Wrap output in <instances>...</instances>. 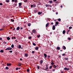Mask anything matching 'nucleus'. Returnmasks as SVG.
Returning <instances> with one entry per match:
<instances>
[{
  "label": "nucleus",
  "mask_w": 73,
  "mask_h": 73,
  "mask_svg": "<svg viewBox=\"0 0 73 73\" xmlns=\"http://www.w3.org/2000/svg\"><path fill=\"white\" fill-rule=\"evenodd\" d=\"M33 45L34 46H35L36 45V44L35 43H33Z\"/></svg>",
  "instance_id": "obj_34"
},
{
  "label": "nucleus",
  "mask_w": 73,
  "mask_h": 73,
  "mask_svg": "<svg viewBox=\"0 0 73 73\" xmlns=\"http://www.w3.org/2000/svg\"><path fill=\"white\" fill-rule=\"evenodd\" d=\"M25 57H28V54L25 53Z\"/></svg>",
  "instance_id": "obj_11"
},
{
  "label": "nucleus",
  "mask_w": 73,
  "mask_h": 73,
  "mask_svg": "<svg viewBox=\"0 0 73 73\" xmlns=\"http://www.w3.org/2000/svg\"><path fill=\"white\" fill-rule=\"evenodd\" d=\"M11 48H14V45L13 44H12L11 45Z\"/></svg>",
  "instance_id": "obj_23"
},
{
  "label": "nucleus",
  "mask_w": 73,
  "mask_h": 73,
  "mask_svg": "<svg viewBox=\"0 0 73 73\" xmlns=\"http://www.w3.org/2000/svg\"><path fill=\"white\" fill-rule=\"evenodd\" d=\"M46 69H48V67H46Z\"/></svg>",
  "instance_id": "obj_56"
},
{
  "label": "nucleus",
  "mask_w": 73,
  "mask_h": 73,
  "mask_svg": "<svg viewBox=\"0 0 73 73\" xmlns=\"http://www.w3.org/2000/svg\"><path fill=\"white\" fill-rule=\"evenodd\" d=\"M31 24L29 23L28 24V26H29V27H30V26H31Z\"/></svg>",
  "instance_id": "obj_24"
},
{
  "label": "nucleus",
  "mask_w": 73,
  "mask_h": 73,
  "mask_svg": "<svg viewBox=\"0 0 73 73\" xmlns=\"http://www.w3.org/2000/svg\"><path fill=\"white\" fill-rule=\"evenodd\" d=\"M58 21H61V19H58Z\"/></svg>",
  "instance_id": "obj_38"
},
{
  "label": "nucleus",
  "mask_w": 73,
  "mask_h": 73,
  "mask_svg": "<svg viewBox=\"0 0 73 73\" xmlns=\"http://www.w3.org/2000/svg\"><path fill=\"white\" fill-rule=\"evenodd\" d=\"M70 31V30L69 29V30L67 31V32H69V31Z\"/></svg>",
  "instance_id": "obj_45"
},
{
  "label": "nucleus",
  "mask_w": 73,
  "mask_h": 73,
  "mask_svg": "<svg viewBox=\"0 0 73 73\" xmlns=\"http://www.w3.org/2000/svg\"><path fill=\"white\" fill-rule=\"evenodd\" d=\"M27 0H25L24 1V2L25 3V2H27Z\"/></svg>",
  "instance_id": "obj_52"
},
{
  "label": "nucleus",
  "mask_w": 73,
  "mask_h": 73,
  "mask_svg": "<svg viewBox=\"0 0 73 73\" xmlns=\"http://www.w3.org/2000/svg\"><path fill=\"white\" fill-rule=\"evenodd\" d=\"M63 49L64 50H65V49H66V47L64 46H63Z\"/></svg>",
  "instance_id": "obj_12"
},
{
  "label": "nucleus",
  "mask_w": 73,
  "mask_h": 73,
  "mask_svg": "<svg viewBox=\"0 0 73 73\" xmlns=\"http://www.w3.org/2000/svg\"><path fill=\"white\" fill-rule=\"evenodd\" d=\"M49 2L50 3H52V1H49Z\"/></svg>",
  "instance_id": "obj_33"
},
{
  "label": "nucleus",
  "mask_w": 73,
  "mask_h": 73,
  "mask_svg": "<svg viewBox=\"0 0 73 73\" xmlns=\"http://www.w3.org/2000/svg\"><path fill=\"white\" fill-rule=\"evenodd\" d=\"M68 40H71V38H68Z\"/></svg>",
  "instance_id": "obj_41"
},
{
  "label": "nucleus",
  "mask_w": 73,
  "mask_h": 73,
  "mask_svg": "<svg viewBox=\"0 0 73 73\" xmlns=\"http://www.w3.org/2000/svg\"><path fill=\"white\" fill-rule=\"evenodd\" d=\"M21 46L20 45H19V49H21Z\"/></svg>",
  "instance_id": "obj_17"
},
{
  "label": "nucleus",
  "mask_w": 73,
  "mask_h": 73,
  "mask_svg": "<svg viewBox=\"0 0 73 73\" xmlns=\"http://www.w3.org/2000/svg\"><path fill=\"white\" fill-rule=\"evenodd\" d=\"M19 66H21V64L20 63H19L18 64Z\"/></svg>",
  "instance_id": "obj_25"
},
{
  "label": "nucleus",
  "mask_w": 73,
  "mask_h": 73,
  "mask_svg": "<svg viewBox=\"0 0 73 73\" xmlns=\"http://www.w3.org/2000/svg\"><path fill=\"white\" fill-rule=\"evenodd\" d=\"M32 38V37L31 36H29V39H31V38Z\"/></svg>",
  "instance_id": "obj_40"
},
{
  "label": "nucleus",
  "mask_w": 73,
  "mask_h": 73,
  "mask_svg": "<svg viewBox=\"0 0 73 73\" xmlns=\"http://www.w3.org/2000/svg\"><path fill=\"white\" fill-rule=\"evenodd\" d=\"M27 72H29V69H27Z\"/></svg>",
  "instance_id": "obj_43"
},
{
  "label": "nucleus",
  "mask_w": 73,
  "mask_h": 73,
  "mask_svg": "<svg viewBox=\"0 0 73 73\" xmlns=\"http://www.w3.org/2000/svg\"><path fill=\"white\" fill-rule=\"evenodd\" d=\"M56 24L57 25H58V22L57 21L56 22Z\"/></svg>",
  "instance_id": "obj_27"
},
{
  "label": "nucleus",
  "mask_w": 73,
  "mask_h": 73,
  "mask_svg": "<svg viewBox=\"0 0 73 73\" xmlns=\"http://www.w3.org/2000/svg\"><path fill=\"white\" fill-rule=\"evenodd\" d=\"M45 6L46 7H52V6L48 4L45 5Z\"/></svg>",
  "instance_id": "obj_4"
},
{
  "label": "nucleus",
  "mask_w": 73,
  "mask_h": 73,
  "mask_svg": "<svg viewBox=\"0 0 73 73\" xmlns=\"http://www.w3.org/2000/svg\"><path fill=\"white\" fill-rule=\"evenodd\" d=\"M9 52H10V53H12V51L11 50V51H9Z\"/></svg>",
  "instance_id": "obj_47"
},
{
  "label": "nucleus",
  "mask_w": 73,
  "mask_h": 73,
  "mask_svg": "<svg viewBox=\"0 0 73 73\" xmlns=\"http://www.w3.org/2000/svg\"><path fill=\"white\" fill-rule=\"evenodd\" d=\"M51 64H52V65H54V63L53 62H52L51 63Z\"/></svg>",
  "instance_id": "obj_32"
},
{
  "label": "nucleus",
  "mask_w": 73,
  "mask_h": 73,
  "mask_svg": "<svg viewBox=\"0 0 73 73\" xmlns=\"http://www.w3.org/2000/svg\"><path fill=\"white\" fill-rule=\"evenodd\" d=\"M40 37V35H37V38H39Z\"/></svg>",
  "instance_id": "obj_20"
},
{
  "label": "nucleus",
  "mask_w": 73,
  "mask_h": 73,
  "mask_svg": "<svg viewBox=\"0 0 73 73\" xmlns=\"http://www.w3.org/2000/svg\"><path fill=\"white\" fill-rule=\"evenodd\" d=\"M53 72H54V71H55V70H54V69H53Z\"/></svg>",
  "instance_id": "obj_54"
},
{
  "label": "nucleus",
  "mask_w": 73,
  "mask_h": 73,
  "mask_svg": "<svg viewBox=\"0 0 73 73\" xmlns=\"http://www.w3.org/2000/svg\"><path fill=\"white\" fill-rule=\"evenodd\" d=\"M65 54H62L63 56H65Z\"/></svg>",
  "instance_id": "obj_46"
},
{
  "label": "nucleus",
  "mask_w": 73,
  "mask_h": 73,
  "mask_svg": "<svg viewBox=\"0 0 73 73\" xmlns=\"http://www.w3.org/2000/svg\"><path fill=\"white\" fill-rule=\"evenodd\" d=\"M20 29H21L22 30V29H23V28L21 27Z\"/></svg>",
  "instance_id": "obj_51"
},
{
  "label": "nucleus",
  "mask_w": 73,
  "mask_h": 73,
  "mask_svg": "<svg viewBox=\"0 0 73 73\" xmlns=\"http://www.w3.org/2000/svg\"><path fill=\"white\" fill-rule=\"evenodd\" d=\"M49 25V23H47L46 25V27H48V26Z\"/></svg>",
  "instance_id": "obj_6"
},
{
  "label": "nucleus",
  "mask_w": 73,
  "mask_h": 73,
  "mask_svg": "<svg viewBox=\"0 0 73 73\" xmlns=\"http://www.w3.org/2000/svg\"><path fill=\"white\" fill-rule=\"evenodd\" d=\"M38 47H36L35 48V50H38Z\"/></svg>",
  "instance_id": "obj_19"
},
{
  "label": "nucleus",
  "mask_w": 73,
  "mask_h": 73,
  "mask_svg": "<svg viewBox=\"0 0 73 73\" xmlns=\"http://www.w3.org/2000/svg\"><path fill=\"white\" fill-rule=\"evenodd\" d=\"M64 70H69V68H64Z\"/></svg>",
  "instance_id": "obj_3"
},
{
  "label": "nucleus",
  "mask_w": 73,
  "mask_h": 73,
  "mask_svg": "<svg viewBox=\"0 0 73 73\" xmlns=\"http://www.w3.org/2000/svg\"><path fill=\"white\" fill-rule=\"evenodd\" d=\"M19 69V68H16V70H18Z\"/></svg>",
  "instance_id": "obj_44"
},
{
  "label": "nucleus",
  "mask_w": 73,
  "mask_h": 73,
  "mask_svg": "<svg viewBox=\"0 0 73 73\" xmlns=\"http://www.w3.org/2000/svg\"><path fill=\"white\" fill-rule=\"evenodd\" d=\"M57 50H60V47H58L57 48Z\"/></svg>",
  "instance_id": "obj_14"
},
{
  "label": "nucleus",
  "mask_w": 73,
  "mask_h": 73,
  "mask_svg": "<svg viewBox=\"0 0 73 73\" xmlns=\"http://www.w3.org/2000/svg\"><path fill=\"white\" fill-rule=\"evenodd\" d=\"M69 29H72V27H69Z\"/></svg>",
  "instance_id": "obj_37"
},
{
  "label": "nucleus",
  "mask_w": 73,
  "mask_h": 73,
  "mask_svg": "<svg viewBox=\"0 0 73 73\" xmlns=\"http://www.w3.org/2000/svg\"><path fill=\"white\" fill-rule=\"evenodd\" d=\"M60 7H61V8H62V6L61 5Z\"/></svg>",
  "instance_id": "obj_61"
},
{
  "label": "nucleus",
  "mask_w": 73,
  "mask_h": 73,
  "mask_svg": "<svg viewBox=\"0 0 73 73\" xmlns=\"http://www.w3.org/2000/svg\"><path fill=\"white\" fill-rule=\"evenodd\" d=\"M56 3L57 4H58V2L56 1Z\"/></svg>",
  "instance_id": "obj_49"
},
{
  "label": "nucleus",
  "mask_w": 73,
  "mask_h": 73,
  "mask_svg": "<svg viewBox=\"0 0 73 73\" xmlns=\"http://www.w3.org/2000/svg\"><path fill=\"white\" fill-rule=\"evenodd\" d=\"M51 25H53V23H52V22L51 23Z\"/></svg>",
  "instance_id": "obj_50"
},
{
  "label": "nucleus",
  "mask_w": 73,
  "mask_h": 73,
  "mask_svg": "<svg viewBox=\"0 0 73 73\" xmlns=\"http://www.w3.org/2000/svg\"><path fill=\"white\" fill-rule=\"evenodd\" d=\"M44 56L45 58H46V57H47V55H46V54H44Z\"/></svg>",
  "instance_id": "obj_8"
},
{
  "label": "nucleus",
  "mask_w": 73,
  "mask_h": 73,
  "mask_svg": "<svg viewBox=\"0 0 73 73\" xmlns=\"http://www.w3.org/2000/svg\"><path fill=\"white\" fill-rule=\"evenodd\" d=\"M11 21H12V22H13V21H14V20H13V19H11Z\"/></svg>",
  "instance_id": "obj_30"
},
{
  "label": "nucleus",
  "mask_w": 73,
  "mask_h": 73,
  "mask_svg": "<svg viewBox=\"0 0 73 73\" xmlns=\"http://www.w3.org/2000/svg\"><path fill=\"white\" fill-rule=\"evenodd\" d=\"M5 69L6 70H8V69H9V68L8 67H6L5 68Z\"/></svg>",
  "instance_id": "obj_18"
},
{
  "label": "nucleus",
  "mask_w": 73,
  "mask_h": 73,
  "mask_svg": "<svg viewBox=\"0 0 73 73\" xmlns=\"http://www.w3.org/2000/svg\"><path fill=\"white\" fill-rule=\"evenodd\" d=\"M12 1L14 2V1H15V0H12Z\"/></svg>",
  "instance_id": "obj_60"
},
{
  "label": "nucleus",
  "mask_w": 73,
  "mask_h": 73,
  "mask_svg": "<svg viewBox=\"0 0 73 73\" xmlns=\"http://www.w3.org/2000/svg\"><path fill=\"white\" fill-rule=\"evenodd\" d=\"M7 66H11V65H12V64H11V63H7Z\"/></svg>",
  "instance_id": "obj_2"
},
{
  "label": "nucleus",
  "mask_w": 73,
  "mask_h": 73,
  "mask_svg": "<svg viewBox=\"0 0 73 73\" xmlns=\"http://www.w3.org/2000/svg\"><path fill=\"white\" fill-rule=\"evenodd\" d=\"M20 60H21H21H22V58L20 59Z\"/></svg>",
  "instance_id": "obj_62"
},
{
  "label": "nucleus",
  "mask_w": 73,
  "mask_h": 73,
  "mask_svg": "<svg viewBox=\"0 0 73 73\" xmlns=\"http://www.w3.org/2000/svg\"><path fill=\"white\" fill-rule=\"evenodd\" d=\"M56 15H58V12H56Z\"/></svg>",
  "instance_id": "obj_59"
},
{
  "label": "nucleus",
  "mask_w": 73,
  "mask_h": 73,
  "mask_svg": "<svg viewBox=\"0 0 73 73\" xmlns=\"http://www.w3.org/2000/svg\"><path fill=\"white\" fill-rule=\"evenodd\" d=\"M52 68V66H50V69H51V68Z\"/></svg>",
  "instance_id": "obj_35"
},
{
  "label": "nucleus",
  "mask_w": 73,
  "mask_h": 73,
  "mask_svg": "<svg viewBox=\"0 0 73 73\" xmlns=\"http://www.w3.org/2000/svg\"><path fill=\"white\" fill-rule=\"evenodd\" d=\"M57 1V0H54L53 1L54 2L56 1Z\"/></svg>",
  "instance_id": "obj_55"
},
{
  "label": "nucleus",
  "mask_w": 73,
  "mask_h": 73,
  "mask_svg": "<svg viewBox=\"0 0 73 73\" xmlns=\"http://www.w3.org/2000/svg\"><path fill=\"white\" fill-rule=\"evenodd\" d=\"M19 5L20 6L19 8H21V7H20V6L21 5V3H19Z\"/></svg>",
  "instance_id": "obj_16"
},
{
  "label": "nucleus",
  "mask_w": 73,
  "mask_h": 73,
  "mask_svg": "<svg viewBox=\"0 0 73 73\" xmlns=\"http://www.w3.org/2000/svg\"><path fill=\"white\" fill-rule=\"evenodd\" d=\"M48 58H50V56L48 55Z\"/></svg>",
  "instance_id": "obj_53"
},
{
  "label": "nucleus",
  "mask_w": 73,
  "mask_h": 73,
  "mask_svg": "<svg viewBox=\"0 0 73 73\" xmlns=\"http://www.w3.org/2000/svg\"><path fill=\"white\" fill-rule=\"evenodd\" d=\"M33 32H34V33H36V31L34 29L32 31Z\"/></svg>",
  "instance_id": "obj_9"
},
{
  "label": "nucleus",
  "mask_w": 73,
  "mask_h": 73,
  "mask_svg": "<svg viewBox=\"0 0 73 73\" xmlns=\"http://www.w3.org/2000/svg\"><path fill=\"white\" fill-rule=\"evenodd\" d=\"M14 1L15 3H17V0H15Z\"/></svg>",
  "instance_id": "obj_36"
},
{
  "label": "nucleus",
  "mask_w": 73,
  "mask_h": 73,
  "mask_svg": "<svg viewBox=\"0 0 73 73\" xmlns=\"http://www.w3.org/2000/svg\"><path fill=\"white\" fill-rule=\"evenodd\" d=\"M4 29H0V31H3V30H4Z\"/></svg>",
  "instance_id": "obj_31"
},
{
  "label": "nucleus",
  "mask_w": 73,
  "mask_h": 73,
  "mask_svg": "<svg viewBox=\"0 0 73 73\" xmlns=\"http://www.w3.org/2000/svg\"><path fill=\"white\" fill-rule=\"evenodd\" d=\"M57 66H56V65H54L53 66L54 68H56Z\"/></svg>",
  "instance_id": "obj_10"
},
{
  "label": "nucleus",
  "mask_w": 73,
  "mask_h": 73,
  "mask_svg": "<svg viewBox=\"0 0 73 73\" xmlns=\"http://www.w3.org/2000/svg\"><path fill=\"white\" fill-rule=\"evenodd\" d=\"M0 5H3V3H0Z\"/></svg>",
  "instance_id": "obj_42"
},
{
  "label": "nucleus",
  "mask_w": 73,
  "mask_h": 73,
  "mask_svg": "<svg viewBox=\"0 0 73 73\" xmlns=\"http://www.w3.org/2000/svg\"><path fill=\"white\" fill-rule=\"evenodd\" d=\"M12 48L11 47H9L6 49L5 50H12Z\"/></svg>",
  "instance_id": "obj_1"
},
{
  "label": "nucleus",
  "mask_w": 73,
  "mask_h": 73,
  "mask_svg": "<svg viewBox=\"0 0 73 73\" xmlns=\"http://www.w3.org/2000/svg\"><path fill=\"white\" fill-rule=\"evenodd\" d=\"M0 40H2V38H0Z\"/></svg>",
  "instance_id": "obj_58"
},
{
  "label": "nucleus",
  "mask_w": 73,
  "mask_h": 73,
  "mask_svg": "<svg viewBox=\"0 0 73 73\" xmlns=\"http://www.w3.org/2000/svg\"><path fill=\"white\" fill-rule=\"evenodd\" d=\"M64 59L66 60H68V58H64Z\"/></svg>",
  "instance_id": "obj_26"
},
{
  "label": "nucleus",
  "mask_w": 73,
  "mask_h": 73,
  "mask_svg": "<svg viewBox=\"0 0 73 73\" xmlns=\"http://www.w3.org/2000/svg\"><path fill=\"white\" fill-rule=\"evenodd\" d=\"M37 68H38V69H40V67H39V66H37Z\"/></svg>",
  "instance_id": "obj_39"
},
{
  "label": "nucleus",
  "mask_w": 73,
  "mask_h": 73,
  "mask_svg": "<svg viewBox=\"0 0 73 73\" xmlns=\"http://www.w3.org/2000/svg\"><path fill=\"white\" fill-rule=\"evenodd\" d=\"M42 62H43V61H42V60H40V64H41V65L42 64Z\"/></svg>",
  "instance_id": "obj_5"
},
{
  "label": "nucleus",
  "mask_w": 73,
  "mask_h": 73,
  "mask_svg": "<svg viewBox=\"0 0 73 73\" xmlns=\"http://www.w3.org/2000/svg\"><path fill=\"white\" fill-rule=\"evenodd\" d=\"M31 7H33V5H31Z\"/></svg>",
  "instance_id": "obj_57"
},
{
  "label": "nucleus",
  "mask_w": 73,
  "mask_h": 73,
  "mask_svg": "<svg viewBox=\"0 0 73 73\" xmlns=\"http://www.w3.org/2000/svg\"><path fill=\"white\" fill-rule=\"evenodd\" d=\"M7 40H10V39H11V38H9V37H7Z\"/></svg>",
  "instance_id": "obj_15"
},
{
  "label": "nucleus",
  "mask_w": 73,
  "mask_h": 73,
  "mask_svg": "<svg viewBox=\"0 0 73 73\" xmlns=\"http://www.w3.org/2000/svg\"><path fill=\"white\" fill-rule=\"evenodd\" d=\"M0 52L1 53H3L4 52V50H2L0 51Z\"/></svg>",
  "instance_id": "obj_21"
},
{
  "label": "nucleus",
  "mask_w": 73,
  "mask_h": 73,
  "mask_svg": "<svg viewBox=\"0 0 73 73\" xmlns=\"http://www.w3.org/2000/svg\"><path fill=\"white\" fill-rule=\"evenodd\" d=\"M7 3H9V0H6Z\"/></svg>",
  "instance_id": "obj_29"
},
{
  "label": "nucleus",
  "mask_w": 73,
  "mask_h": 73,
  "mask_svg": "<svg viewBox=\"0 0 73 73\" xmlns=\"http://www.w3.org/2000/svg\"><path fill=\"white\" fill-rule=\"evenodd\" d=\"M32 53H35V51H32Z\"/></svg>",
  "instance_id": "obj_48"
},
{
  "label": "nucleus",
  "mask_w": 73,
  "mask_h": 73,
  "mask_svg": "<svg viewBox=\"0 0 73 73\" xmlns=\"http://www.w3.org/2000/svg\"><path fill=\"white\" fill-rule=\"evenodd\" d=\"M61 73H64V72H63V71H62L61 72Z\"/></svg>",
  "instance_id": "obj_64"
},
{
  "label": "nucleus",
  "mask_w": 73,
  "mask_h": 73,
  "mask_svg": "<svg viewBox=\"0 0 73 73\" xmlns=\"http://www.w3.org/2000/svg\"><path fill=\"white\" fill-rule=\"evenodd\" d=\"M17 30V31H19V29H20V27H18L17 29H16Z\"/></svg>",
  "instance_id": "obj_13"
},
{
  "label": "nucleus",
  "mask_w": 73,
  "mask_h": 73,
  "mask_svg": "<svg viewBox=\"0 0 73 73\" xmlns=\"http://www.w3.org/2000/svg\"><path fill=\"white\" fill-rule=\"evenodd\" d=\"M38 15H41V12H39L38 13Z\"/></svg>",
  "instance_id": "obj_28"
},
{
  "label": "nucleus",
  "mask_w": 73,
  "mask_h": 73,
  "mask_svg": "<svg viewBox=\"0 0 73 73\" xmlns=\"http://www.w3.org/2000/svg\"><path fill=\"white\" fill-rule=\"evenodd\" d=\"M65 31L64 30L63 31V34H65Z\"/></svg>",
  "instance_id": "obj_22"
},
{
  "label": "nucleus",
  "mask_w": 73,
  "mask_h": 73,
  "mask_svg": "<svg viewBox=\"0 0 73 73\" xmlns=\"http://www.w3.org/2000/svg\"><path fill=\"white\" fill-rule=\"evenodd\" d=\"M52 30H55V26L54 25L53 26Z\"/></svg>",
  "instance_id": "obj_7"
},
{
  "label": "nucleus",
  "mask_w": 73,
  "mask_h": 73,
  "mask_svg": "<svg viewBox=\"0 0 73 73\" xmlns=\"http://www.w3.org/2000/svg\"><path fill=\"white\" fill-rule=\"evenodd\" d=\"M53 60H51V62H53Z\"/></svg>",
  "instance_id": "obj_63"
}]
</instances>
